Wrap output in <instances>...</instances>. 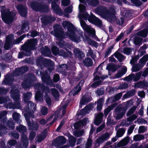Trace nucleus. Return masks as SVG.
<instances>
[{"label":"nucleus","mask_w":148,"mask_h":148,"mask_svg":"<svg viewBox=\"0 0 148 148\" xmlns=\"http://www.w3.org/2000/svg\"><path fill=\"white\" fill-rule=\"evenodd\" d=\"M99 14L103 18L110 21H113L116 19L114 13L110 12L105 8H103V10L100 12Z\"/></svg>","instance_id":"obj_4"},{"label":"nucleus","mask_w":148,"mask_h":148,"mask_svg":"<svg viewBox=\"0 0 148 148\" xmlns=\"http://www.w3.org/2000/svg\"><path fill=\"white\" fill-rule=\"evenodd\" d=\"M52 2V8L54 10L56 13L59 11L58 6L57 5L54 1H57L58 0H50Z\"/></svg>","instance_id":"obj_26"},{"label":"nucleus","mask_w":148,"mask_h":148,"mask_svg":"<svg viewBox=\"0 0 148 148\" xmlns=\"http://www.w3.org/2000/svg\"><path fill=\"white\" fill-rule=\"evenodd\" d=\"M23 95L24 101L25 102H27L32 96V94L31 92H28L24 94Z\"/></svg>","instance_id":"obj_36"},{"label":"nucleus","mask_w":148,"mask_h":148,"mask_svg":"<svg viewBox=\"0 0 148 148\" xmlns=\"http://www.w3.org/2000/svg\"><path fill=\"white\" fill-rule=\"evenodd\" d=\"M114 55L117 58L120 62L122 61L125 59V57L124 56L117 52L115 53Z\"/></svg>","instance_id":"obj_30"},{"label":"nucleus","mask_w":148,"mask_h":148,"mask_svg":"<svg viewBox=\"0 0 148 148\" xmlns=\"http://www.w3.org/2000/svg\"><path fill=\"white\" fill-rule=\"evenodd\" d=\"M134 76L133 74H131L129 75L128 77L124 78V80L127 81H131L133 79Z\"/></svg>","instance_id":"obj_52"},{"label":"nucleus","mask_w":148,"mask_h":148,"mask_svg":"<svg viewBox=\"0 0 148 148\" xmlns=\"http://www.w3.org/2000/svg\"><path fill=\"white\" fill-rule=\"evenodd\" d=\"M148 60V55L144 56L143 58L140 60L139 63L140 65H144L146 62Z\"/></svg>","instance_id":"obj_35"},{"label":"nucleus","mask_w":148,"mask_h":148,"mask_svg":"<svg viewBox=\"0 0 148 148\" xmlns=\"http://www.w3.org/2000/svg\"><path fill=\"white\" fill-rule=\"evenodd\" d=\"M132 2L136 5H141V2L139 0H131Z\"/></svg>","instance_id":"obj_61"},{"label":"nucleus","mask_w":148,"mask_h":148,"mask_svg":"<svg viewBox=\"0 0 148 148\" xmlns=\"http://www.w3.org/2000/svg\"><path fill=\"white\" fill-rule=\"evenodd\" d=\"M110 134L108 133H106L97 139L95 142V144L96 145L98 144V146L99 144L103 143L109 138Z\"/></svg>","instance_id":"obj_7"},{"label":"nucleus","mask_w":148,"mask_h":148,"mask_svg":"<svg viewBox=\"0 0 148 148\" xmlns=\"http://www.w3.org/2000/svg\"><path fill=\"white\" fill-rule=\"evenodd\" d=\"M52 51L53 54L55 55H57L58 54L66 57L68 56V54L64 51L60 50L59 51L58 48L56 47H53L52 48Z\"/></svg>","instance_id":"obj_10"},{"label":"nucleus","mask_w":148,"mask_h":148,"mask_svg":"<svg viewBox=\"0 0 148 148\" xmlns=\"http://www.w3.org/2000/svg\"><path fill=\"white\" fill-rule=\"evenodd\" d=\"M122 94L121 93H119L118 94L116 95L114 97V101H116L118 100L122 96Z\"/></svg>","instance_id":"obj_62"},{"label":"nucleus","mask_w":148,"mask_h":148,"mask_svg":"<svg viewBox=\"0 0 148 148\" xmlns=\"http://www.w3.org/2000/svg\"><path fill=\"white\" fill-rule=\"evenodd\" d=\"M36 105L34 103L32 102L31 101H29L28 104V107L29 109H31L32 110H35Z\"/></svg>","instance_id":"obj_45"},{"label":"nucleus","mask_w":148,"mask_h":148,"mask_svg":"<svg viewBox=\"0 0 148 148\" xmlns=\"http://www.w3.org/2000/svg\"><path fill=\"white\" fill-rule=\"evenodd\" d=\"M146 130L145 127L143 126H141L139 127L138 132L139 133H143L145 132Z\"/></svg>","instance_id":"obj_56"},{"label":"nucleus","mask_w":148,"mask_h":148,"mask_svg":"<svg viewBox=\"0 0 148 148\" xmlns=\"http://www.w3.org/2000/svg\"><path fill=\"white\" fill-rule=\"evenodd\" d=\"M92 140L90 139H89L88 140L86 145V148H89L92 144Z\"/></svg>","instance_id":"obj_53"},{"label":"nucleus","mask_w":148,"mask_h":148,"mask_svg":"<svg viewBox=\"0 0 148 148\" xmlns=\"http://www.w3.org/2000/svg\"><path fill=\"white\" fill-rule=\"evenodd\" d=\"M104 101L103 99H100L97 103V109L99 111L100 110L102 107V104Z\"/></svg>","instance_id":"obj_37"},{"label":"nucleus","mask_w":148,"mask_h":148,"mask_svg":"<svg viewBox=\"0 0 148 148\" xmlns=\"http://www.w3.org/2000/svg\"><path fill=\"white\" fill-rule=\"evenodd\" d=\"M142 74L141 72H139L137 73L136 75L133 74V79L134 81H136L138 80L140 77L141 75Z\"/></svg>","instance_id":"obj_38"},{"label":"nucleus","mask_w":148,"mask_h":148,"mask_svg":"<svg viewBox=\"0 0 148 148\" xmlns=\"http://www.w3.org/2000/svg\"><path fill=\"white\" fill-rule=\"evenodd\" d=\"M100 78L99 76H96L94 78L95 80H98V81L95 82L92 84V87H96L101 84V81L100 80Z\"/></svg>","instance_id":"obj_24"},{"label":"nucleus","mask_w":148,"mask_h":148,"mask_svg":"<svg viewBox=\"0 0 148 148\" xmlns=\"http://www.w3.org/2000/svg\"><path fill=\"white\" fill-rule=\"evenodd\" d=\"M91 98L89 96L85 95L83 97L80 101L79 107L82 108V105L89 102L91 100Z\"/></svg>","instance_id":"obj_18"},{"label":"nucleus","mask_w":148,"mask_h":148,"mask_svg":"<svg viewBox=\"0 0 148 148\" xmlns=\"http://www.w3.org/2000/svg\"><path fill=\"white\" fill-rule=\"evenodd\" d=\"M115 106L114 105L111 106H110L108 107L106 109H105L104 111V114L106 116H107L109 112L112 110L114 107Z\"/></svg>","instance_id":"obj_44"},{"label":"nucleus","mask_w":148,"mask_h":148,"mask_svg":"<svg viewBox=\"0 0 148 148\" xmlns=\"http://www.w3.org/2000/svg\"><path fill=\"white\" fill-rule=\"evenodd\" d=\"M1 10L2 19L6 23H11L14 19L15 15L12 12H10L8 9L6 10L4 7L0 8Z\"/></svg>","instance_id":"obj_3"},{"label":"nucleus","mask_w":148,"mask_h":148,"mask_svg":"<svg viewBox=\"0 0 148 148\" xmlns=\"http://www.w3.org/2000/svg\"><path fill=\"white\" fill-rule=\"evenodd\" d=\"M31 7L32 9L36 11H39L41 8L40 5L36 3H32L31 4Z\"/></svg>","instance_id":"obj_33"},{"label":"nucleus","mask_w":148,"mask_h":148,"mask_svg":"<svg viewBox=\"0 0 148 148\" xmlns=\"http://www.w3.org/2000/svg\"><path fill=\"white\" fill-rule=\"evenodd\" d=\"M137 118V116L135 115H133L127 118V120L123 121L121 123V124L122 125L127 126L130 124L131 122L135 120Z\"/></svg>","instance_id":"obj_11"},{"label":"nucleus","mask_w":148,"mask_h":148,"mask_svg":"<svg viewBox=\"0 0 148 148\" xmlns=\"http://www.w3.org/2000/svg\"><path fill=\"white\" fill-rule=\"evenodd\" d=\"M73 52L75 54L76 57L78 58H80L83 57L84 56V55L82 51H80L78 49H74Z\"/></svg>","instance_id":"obj_21"},{"label":"nucleus","mask_w":148,"mask_h":148,"mask_svg":"<svg viewBox=\"0 0 148 148\" xmlns=\"http://www.w3.org/2000/svg\"><path fill=\"white\" fill-rule=\"evenodd\" d=\"M14 38V36L12 35H10L6 38V42L4 45V48L6 49H8L10 48V45Z\"/></svg>","instance_id":"obj_14"},{"label":"nucleus","mask_w":148,"mask_h":148,"mask_svg":"<svg viewBox=\"0 0 148 148\" xmlns=\"http://www.w3.org/2000/svg\"><path fill=\"white\" fill-rule=\"evenodd\" d=\"M80 2L83 3L85 2L87 3L88 4L92 6H95L99 4V2L98 0H79Z\"/></svg>","instance_id":"obj_20"},{"label":"nucleus","mask_w":148,"mask_h":148,"mask_svg":"<svg viewBox=\"0 0 148 148\" xmlns=\"http://www.w3.org/2000/svg\"><path fill=\"white\" fill-rule=\"evenodd\" d=\"M141 69L138 65H135L133 66L132 68V71L135 72L138 71Z\"/></svg>","instance_id":"obj_58"},{"label":"nucleus","mask_w":148,"mask_h":148,"mask_svg":"<svg viewBox=\"0 0 148 148\" xmlns=\"http://www.w3.org/2000/svg\"><path fill=\"white\" fill-rule=\"evenodd\" d=\"M11 96L13 99L17 101L18 103L19 99V92L18 90L17 89H12L11 91Z\"/></svg>","instance_id":"obj_15"},{"label":"nucleus","mask_w":148,"mask_h":148,"mask_svg":"<svg viewBox=\"0 0 148 148\" xmlns=\"http://www.w3.org/2000/svg\"><path fill=\"white\" fill-rule=\"evenodd\" d=\"M127 71V68L126 67H124L123 68L122 70L118 72L117 74L116 75V77L119 78L122 76Z\"/></svg>","instance_id":"obj_25"},{"label":"nucleus","mask_w":148,"mask_h":148,"mask_svg":"<svg viewBox=\"0 0 148 148\" xmlns=\"http://www.w3.org/2000/svg\"><path fill=\"white\" fill-rule=\"evenodd\" d=\"M123 51L125 54L129 55L131 53L132 50L130 48H126L123 49Z\"/></svg>","instance_id":"obj_50"},{"label":"nucleus","mask_w":148,"mask_h":148,"mask_svg":"<svg viewBox=\"0 0 148 148\" xmlns=\"http://www.w3.org/2000/svg\"><path fill=\"white\" fill-rule=\"evenodd\" d=\"M37 43V41L36 40H29L25 44V48H26V49H27V50L29 49V50L34 49Z\"/></svg>","instance_id":"obj_8"},{"label":"nucleus","mask_w":148,"mask_h":148,"mask_svg":"<svg viewBox=\"0 0 148 148\" xmlns=\"http://www.w3.org/2000/svg\"><path fill=\"white\" fill-rule=\"evenodd\" d=\"M58 45L60 47H63L64 48L66 47L70 49H71L72 47V46L71 45L66 44L62 40H61L59 42Z\"/></svg>","instance_id":"obj_27"},{"label":"nucleus","mask_w":148,"mask_h":148,"mask_svg":"<svg viewBox=\"0 0 148 148\" xmlns=\"http://www.w3.org/2000/svg\"><path fill=\"white\" fill-rule=\"evenodd\" d=\"M36 89L38 90L36 92L35 99L36 100L42 99L43 96H44L45 100L48 105H50L51 103V99L49 97L50 94L49 89L42 85L39 84H36L34 86Z\"/></svg>","instance_id":"obj_1"},{"label":"nucleus","mask_w":148,"mask_h":148,"mask_svg":"<svg viewBox=\"0 0 148 148\" xmlns=\"http://www.w3.org/2000/svg\"><path fill=\"white\" fill-rule=\"evenodd\" d=\"M103 116V114L102 113H100L95 116V119L94 121L95 124L97 125L100 124L102 121Z\"/></svg>","instance_id":"obj_19"},{"label":"nucleus","mask_w":148,"mask_h":148,"mask_svg":"<svg viewBox=\"0 0 148 148\" xmlns=\"http://www.w3.org/2000/svg\"><path fill=\"white\" fill-rule=\"evenodd\" d=\"M45 51H43L42 50L41 51V52L42 54L45 55V56H47L48 54H49L50 53V50L46 47H45Z\"/></svg>","instance_id":"obj_48"},{"label":"nucleus","mask_w":148,"mask_h":148,"mask_svg":"<svg viewBox=\"0 0 148 148\" xmlns=\"http://www.w3.org/2000/svg\"><path fill=\"white\" fill-rule=\"evenodd\" d=\"M69 139L70 143L73 144H75L76 141L75 138L73 136H70L69 138Z\"/></svg>","instance_id":"obj_60"},{"label":"nucleus","mask_w":148,"mask_h":148,"mask_svg":"<svg viewBox=\"0 0 148 148\" xmlns=\"http://www.w3.org/2000/svg\"><path fill=\"white\" fill-rule=\"evenodd\" d=\"M62 24L64 28L67 27L68 28L67 36H68L71 40L76 42H79L80 41L79 37L76 36L73 31L70 30L71 28H72L73 27L72 24L68 21H64L62 23Z\"/></svg>","instance_id":"obj_2"},{"label":"nucleus","mask_w":148,"mask_h":148,"mask_svg":"<svg viewBox=\"0 0 148 148\" xmlns=\"http://www.w3.org/2000/svg\"><path fill=\"white\" fill-rule=\"evenodd\" d=\"M128 142V139L125 138L121 141L119 143H115L113 145L112 148H116L117 147H119L121 146H124L126 145Z\"/></svg>","instance_id":"obj_17"},{"label":"nucleus","mask_w":148,"mask_h":148,"mask_svg":"<svg viewBox=\"0 0 148 148\" xmlns=\"http://www.w3.org/2000/svg\"><path fill=\"white\" fill-rule=\"evenodd\" d=\"M83 17L84 19H88L90 22L98 27H101L102 26L101 21L94 16H90L87 13H85L83 16Z\"/></svg>","instance_id":"obj_5"},{"label":"nucleus","mask_w":148,"mask_h":148,"mask_svg":"<svg viewBox=\"0 0 148 148\" xmlns=\"http://www.w3.org/2000/svg\"><path fill=\"white\" fill-rule=\"evenodd\" d=\"M125 132V130L123 128H121L117 132L116 135L118 137H120L122 136Z\"/></svg>","instance_id":"obj_39"},{"label":"nucleus","mask_w":148,"mask_h":148,"mask_svg":"<svg viewBox=\"0 0 148 148\" xmlns=\"http://www.w3.org/2000/svg\"><path fill=\"white\" fill-rule=\"evenodd\" d=\"M16 129L18 131L21 132H23L26 130L25 127L21 125H20L19 127H17Z\"/></svg>","instance_id":"obj_43"},{"label":"nucleus","mask_w":148,"mask_h":148,"mask_svg":"<svg viewBox=\"0 0 148 148\" xmlns=\"http://www.w3.org/2000/svg\"><path fill=\"white\" fill-rule=\"evenodd\" d=\"M12 116L14 119L18 123H21V121L20 119V116L19 114L14 112Z\"/></svg>","instance_id":"obj_31"},{"label":"nucleus","mask_w":148,"mask_h":148,"mask_svg":"<svg viewBox=\"0 0 148 148\" xmlns=\"http://www.w3.org/2000/svg\"><path fill=\"white\" fill-rule=\"evenodd\" d=\"M85 41H87L89 44L92 46H95L97 45V43L95 41L89 38H87L86 40Z\"/></svg>","instance_id":"obj_41"},{"label":"nucleus","mask_w":148,"mask_h":148,"mask_svg":"<svg viewBox=\"0 0 148 148\" xmlns=\"http://www.w3.org/2000/svg\"><path fill=\"white\" fill-rule=\"evenodd\" d=\"M136 107L135 106H134L132 107L128 111L127 113V116H128L131 114L134 113V111L136 110Z\"/></svg>","instance_id":"obj_49"},{"label":"nucleus","mask_w":148,"mask_h":148,"mask_svg":"<svg viewBox=\"0 0 148 148\" xmlns=\"http://www.w3.org/2000/svg\"><path fill=\"white\" fill-rule=\"evenodd\" d=\"M25 37V36L23 35L21 36L19 38L16 40L15 44H17L20 42Z\"/></svg>","instance_id":"obj_59"},{"label":"nucleus","mask_w":148,"mask_h":148,"mask_svg":"<svg viewBox=\"0 0 148 148\" xmlns=\"http://www.w3.org/2000/svg\"><path fill=\"white\" fill-rule=\"evenodd\" d=\"M60 114L59 112V110L56 111L55 113L51 116L49 117L47 119V122L50 121L53 118V119L52 121L50 123L51 125H52L55 122H56V121L57 120L59 116L60 115Z\"/></svg>","instance_id":"obj_12"},{"label":"nucleus","mask_w":148,"mask_h":148,"mask_svg":"<svg viewBox=\"0 0 148 148\" xmlns=\"http://www.w3.org/2000/svg\"><path fill=\"white\" fill-rule=\"evenodd\" d=\"M142 39L140 37H136L134 38V42L136 45H138L142 42Z\"/></svg>","instance_id":"obj_46"},{"label":"nucleus","mask_w":148,"mask_h":148,"mask_svg":"<svg viewBox=\"0 0 148 148\" xmlns=\"http://www.w3.org/2000/svg\"><path fill=\"white\" fill-rule=\"evenodd\" d=\"M28 68L27 67H23L21 68L16 69L15 70V74L17 73H18V74H16V75H20L22 73V72H25L27 71Z\"/></svg>","instance_id":"obj_23"},{"label":"nucleus","mask_w":148,"mask_h":148,"mask_svg":"<svg viewBox=\"0 0 148 148\" xmlns=\"http://www.w3.org/2000/svg\"><path fill=\"white\" fill-rule=\"evenodd\" d=\"M66 142V140L63 136L58 137L52 143V145L56 146L64 144Z\"/></svg>","instance_id":"obj_9"},{"label":"nucleus","mask_w":148,"mask_h":148,"mask_svg":"<svg viewBox=\"0 0 148 148\" xmlns=\"http://www.w3.org/2000/svg\"><path fill=\"white\" fill-rule=\"evenodd\" d=\"M84 133V131L83 130L80 131H75L74 132V134L77 137H79L81 136Z\"/></svg>","instance_id":"obj_47"},{"label":"nucleus","mask_w":148,"mask_h":148,"mask_svg":"<svg viewBox=\"0 0 148 148\" xmlns=\"http://www.w3.org/2000/svg\"><path fill=\"white\" fill-rule=\"evenodd\" d=\"M80 83L81 82L79 83V85H77L71 91V92L70 93V94H71V93L73 94V96H75L78 94L81 89V87L79 85Z\"/></svg>","instance_id":"obj_22"},{"label":"nucleus","mask_w":148,"mask_h":148,"mask_svg":"<svg viewBox=\"0 0 148 148\" xmlns=\"http://www.w3.org/2000/svg\"><path fill=\"white\" fill-rule=\"evenodd\" d=\"M19 13L22 16H25L27 13V9L25 5H19L17 7Z\"/></svg>","instance_id":"obj_13"},{"label":"nucleus","mask_w":148,"mask_h":148,"mask_svg":"<svg viewBox=\"0 0 148 148\" xmlns=\"http://www.w3.org/2000/svg\"><path fill=\"white\" fill-rule=\"evenodd\" d=\"M89 121L88 119L85 118L76 123L74 125L76 129H78L79 127H83L84 125L86 124Z\"/></svg>","instance_id":"obj_16"},{"label":"nucleus","mask_w":148,"mask_h":148,"mask_svg":"<svg viewBox=\"0 0 148 148\" xmlns=\"http://www.w3.org/2000/svg\"><path fill=\"white\" fill-rule=\"evenodd\" d=\"M22 141L23 142H25V143L27 145L28 143V139L27 138V137L25 135H22Z\"/></svg>","instance_id":"obj_55"},{"label":"nucleus","mask_w":148,"mask_h":148,"mask_svg":"<svg viewBox=\"0 0 148 148\" xmlns=\"http://www.w3.org/2000/svg\"><path fill=\"white\" fill-rule=\"evenodd\" d=\"M62 3L63 6H66L69 4L70 1L69 0H62Z\"/></svg>","instance_id":"obj_57"},{"label":"nucleus","mask_w":148,"mask_h":148,"mask_svg":"<svg viewBox=\"0 0 148 148\" xmlns=\"http://www.w3.org/2000/svg\"><path fill=\"white\" fill-rule=\"evenodd\" d=\"M83 62L86 66H90L92 64V61L90 58H86L84 60Z\"/></svg>","instance_id":"obj_34"},{"label":"nucleus","mask_w":148,"mask_h":148,"mask_svg":"<svg viewBox=\"0 0 148 148\" xmlns=\"http://www.w3.org/2000/svg\"><path fill=\"white\" fill-rule=\"evenodd\" d=\"M134 125H132L130 126L128 130V134H130L132 132L134 128Z\"/></svg>","instance_id":"obj_63"},{"label":"nucleus","mask_w":148,"mask_h":148,"mask_svg":"<svg viewBox=\"0 0 148 148\" xmlns=\"http://www.w3.org/2000/svg\"><path fill=\"white\" fill-rule=\"evenodd\" d=\"M85 41H87L89 44L92 46H95L97 45V43L95 41L89 38H87L86 40Z\"/></svg>","instance_id":"obj_40"},{"label":"nucleus","mask_w":148,"mask_h":148,"mask_svg":"<svg viewBox=\"0 0 148 148\" xmlns=\"http://www.w3.org/2000/svg\"><path fill=\"white\" fill-rule=\"evenodd\" d=\"M91 106H88L81 111L80 114L82 115H84L86 113H88L89 111L91 110Z\"/></svg>","instance_id":"obj_28"},{"label":"nucleus","mask_w":148,"mask_h":148,"mask_svg":"<svg viewBox=\"0 0 148 148\" xmlns=\"http://www.w3.org/2000/svg\"><path fill=\"white\" fill-rule=\"evenodd\" d=\"M79 11L80 12H82L86 9L85 7L82 4H80L79 6Z\"/></svg>","instance_id":"obj_54"},{"label":"nucleus","mask_w":148,"mask_h":148,"mask_svg":"<svg viewBox=\"0 0 148 148\" xmlns=\"http://www.w3.org/2000/svg\"><path fill=\"white\" fill-rule=\"evenodd\" d=\"M147 32L148 30L147 29H146L138 32L137 34L139 36L145 37L147 36Z\"/></svg>","instance_id":"obj_32"},{"label":"nucleus","mask_w":148,"mask_h":148,"mask_svg":"<svg viewBox=\"0 0 148 148\" xmlns=\"http://www.w3.org/2000/svg\"><path fill=\"white\" fill-rule=\"evenodd\" d=\"M80 22L81 25L84 30L93 35L95 34V32L93 28L89 25H86L85 22L83 20H80Z\"/></svg>","instance_id":"obj_6"},{"label":"nucleus","mask_w":148,"mask_h":148,"mask_svg":"<svg viewBox=\"0 0 148 148\" xmlns=\"http://www.w3.org/2000/svg\"><path fill=\"white\" fill-rule=\"evenodd\" d=\"M51 92L56 100H57L59 97V93L58 91L55 88H53L51 90Z\"/></svg>","instance_id":"obj_29"},{"label":"nucleus","mask_w":148,"mask_h":148,"mask_svg":"<svg viewBox=\"0 0 148 148\" xmlns=\"http://www.w3.org/2000/svg\"><path fill=\"white\" fill-rule=\"evenodd\" d=\"M105 124H102L100 127L98 128L96 132H98L101 131L104 127Z\"/></svg>","instance_id":"obj_64"},{"label":"nucleus","mask_w":148,"mask_h":148,"mask_svg":"<svg viewBox=\"0 0 148 148\" xmlns=\"http://www.w3.org/2000/svg\"><path fill=\"white\" fill-rule=\"evenodd\" d=\"M41 112L42 115L46 114L48 112V109L45 107H43L41 110Z\"/></svg>","instance_id":"obj_51"},{"label":"nucleus","mask_w":148,"mask_h":148,"mask_svg":"<svg viewBox=\"0 0 148 148\" xmlns=\"http://www.w3.org/2000/svg\"><path fill=\"white\" fill-rule=\"evenodd\" d=\"M144 137L141 135H136L134 137V140L135 141L141 140L143 139Z\"/></svg>","instance_id":"obj_42"}]
</instances>
